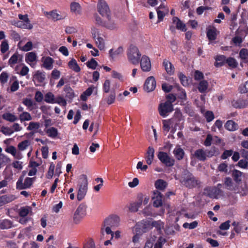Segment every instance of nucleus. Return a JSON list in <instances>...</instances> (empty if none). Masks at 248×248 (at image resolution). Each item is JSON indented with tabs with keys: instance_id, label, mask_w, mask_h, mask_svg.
<instances>
[{
	"instance_id": "f257e3e1",
	"label": "nucleus",
	"mask_w": 248,
	"mask_h": 248,
	"mask_svg": "<svg viewBox=\"0 0 248 248\" xmlns=\"http://www.w3.org/2000/svg\"><path fill=\"white\" fill-rule=\"evenodd\" d=\"M179 181L182 184L189 188L195 187L198 184V181L195 177L187 170L183 171L179 178Z\"/></svg>"
},
{
	"instance_id": "f03ea898",
	"label": "nucleus",
	"mask_w": 248,
	"mask_h": 248,
	"mask_svg": "<svg viewBox=\"0 0 248 248\" xmlns=\"http://www.w3.org/2000/svg\"><path fill=\"white\" fill-rule=\"evenodd\" d=\"M127 57L130 63L134 65H137L140 62L141 54L137 46L130 45L127 50Z\"/></svg>"
},
{
	"instance_id": "7ed1b4c3",
	"label": "nucleus",
	"mask_w": 248,
	"mask_h": 248,
	"mask_svg": "<svg viewBox=\"0 0 248 248\" xmlns=\"http://www.w3.org/2000/svg\"><path fill=\"white\" fill-rule=\"evenodd\" d=\"M153 227H158V223L156 221H153L151 223L150 221H146L143 220L140 222L137 223L135 227V231L138 234H142L146 232Z\"/></svg>"
},
{
	"instance_id": "20e7f679",
	"label": "nucleus",
	"mask_w": 248,
	"mask_h": 248,
	"mask_svg": "<svg viewBox=\"0 0 248 248\" xmlns=\"http://www.w3.org/2000/svg\"><path fill=\"white\" fill-rule=\"evenodd\" d=\"M80 185L77 194L78 201L82 200L86 195L88 189V180L86 175H82L80 178Z\"/></svg>"
},
{
	"instance_id": "39448f33",
	"label": "nucleus",
	"mask_w": 248,
	"mask_h": 248,
	"mask_svg": "<svg viewBox=\"0 0 248 248\" xmlns=\"http://www.w3.org/2000/svg\"><path fill=\"white\" fill-rule=\"evenodd\" d=\"M18 16L19 20L16 21V27L27 30H31L33 28V25L31 23L27 14H19Z\"/></svg>"
},
{
	"instance_id": "423d86ee",
	"label": "nucleus",
	"mask_w": 248,
	"mask_h": 248,
	"mask_svg": "<svg viewBox=\"0 0 248 248\" xmlns=\"http://www.w3.org/2000/svg\"><path fill=\"white\" fill-rule=\"evenodd\" d=\"M96 7L97 12L103 17L111 15L108 3L104 0H98Z\"/></svg>"
},
{
	"instance_id": "0eeeda50",
	"label": "nucleus",
	"mask_w": 248,
	"mask_h": 248,
	"mask_svg": "<svg viewBox=\"0 0 248 248\" xmlns=\"http://www.w3.org/2000/svg\"><path fill=\"white\" fill-rule=\"evenodd\" d=\"M157 157L159 160L167 167H172L174 165L175 160L170 157L166 152H159Z\"/></svg>"
},
{
	"instance_id": "6e6552de",
	"label": "nucleus",
	"mask_w": 248,
	"mask_h": 248,
	"mask_svg": "<svg viewBox=\"0 0 248 248\" xmlns=\"http://www.w3.org/2000/svg\"><path fill=\"white\" fill-rule=\"evenodd\" d=\"M222 193V190L216 186L207 187L204 189V193L211 198L217 199Z\"/></svg>"
},
{
	"instance_id": "1a4fd4ad",
	"label": "nucleus",
	"mask_w": 248,
	"mask_h": 248,
	"mask_svg": "<svg viewBox=\"0 0 248 248\" xmlns=\"http://www.w3.org/2000/svg\"><path fill=\"white\" fill-rule=\"evenodd\" d=\"M159 114L165 117L168 114L173 110V106L172 104H169L168 103H161L158 107Z\"/></svg>"
},
{
	"instance_id": "9d476101",
	"label": "nucleus",
	"mask_w": 248,
	"mask_h": 248,
	"mask_svg": "<svg viewBox=\"0 0 248 248\" xmlns=\"http://www.w3.org/2000/svg\"><path fill=\"white\" fill-rule=\"evenodd\" d=\"M156 87V81L153 76L148 77L144 84V89L147 92H152Z\"/></svg>"
},
{
	"instance_id": "9b49d317",
	"label": "nucleus",
	"mask_w": 248,
	"mask_h": 248,
	"mask_svg": "<svg viewBox=\"0 0 248 248\" xmlns=\"http://www.w3.org/2000/svg\"><path fill=\"white\" fill-rule=\"evenodd\" d=\"M140 67L142 70L144 72H149L151 70V64L149 58L146 56L143 55L140 60Z\"/></svg>"
},
{
	"instance_id": "f8f14e48",
	"label": "nucleus",
	"mask_w": 248,
	"mask_h": 248,
	"mask_svg": "<svg viewBox=\"0 0 248 248\" xmlns=\"http://www.w3.org/2000/svg\"><path fill=\"white\" fill-rule=\"evenodd\" d=\"M217 29L214 26H209L206 28V36L210 43H212L217 37Z\"/></svg>"
},
{
	"instance_id": "ddd939ff",
	"label": "nucleus",
	"mask_w": 248,
	"mask_h": 248,
	"mask_svg": "<svg viewBox=\"0 0 248 248\" xmlns=\"http://www.w3.org/2000/svg\"><path fill=\"white\" fill-rule=\"evenodd\" d=\"M111 15H109L108 16L105 17L107 20H104L103 27L112 30L117 28V25L116 22L111 18Z\"/></svg>"
},
{
	"instance_id": "4468645a",
	"label": "nucleus",
	"mask_w": 248,
	"mask_h": 248,
	"mask_svg": "<svg viewBox=\"0 0 248 248\" xmlns=\"http://www.w3.org/2000/svg\"><path fill=\"white\" fill-rule=\"evenodd\" d=\"M120 221V218H106L104 221V226L116 227L119 226Z\"/></svg>"
},
{
	"instance_id": "2eb2a0df",
	"label": "nucleus",
	"mask_w": 248,
	"mask_h": 248,
	"mask_svg": "<svg viewBox=\"0 0 248 248\" xmlns=\"http://www.w3.org/2000/svg\"><path fill=\"white\" fill-rule=\"evenodd\" d=\"M245 175L243 172L236 169H234L232 171V176L237 184H240L241 183L242 178L244 177Z\"/></svg>"
},
{
	"instance_id": "dca6fc26",
	"label": "nucleus",
	"mask_w": 248,
	"mask_h": 248,
	"mask_svg": "<svg viewBox=\"0 0 248 248\" xmlns=\"http://www.w3.org/2000/svg\"><path fill=\"white\" fill-rule=\"evenodd\" d=\"M154 149L153 147L149 146L148 148L146 156L145 157L146 162L148 165H151L153 162L154 158Z\"/></svg>"
},
{
	"instance_id": "f3484780",
	"label": "nucleus",
	"mask_w": 248,
	"mask_h": 248,
	"mask_svg": "<svg viewBox=\"0 0 248 248\" xmlns=\"http://www.w3.org/2000/svg\"><path fill=\"white\" fill-rule=\"evenodd\" d=\"M45 73L44 72H42L40 71H37L33 75V80L34 82H37L38 83H41L44 82L45 79Z\"/></svg>"
},
{
	"instance_id": "a211bd4d",
	"label": "nucleus",
	"mask_w": 248,
	"mask_h": 248,
	"mask_svg": "<svg viewBox=\"0 0 248 248\" xmlns=\"http://www.w3.org/2000/svg\"><path fill=\"white\" fill-rule=\"evenodd\" d=\"M232 106L235 108H244L248 104L247 101L243 99L233 100L232 102Z\"/></svg>"
},
{
	"instance_id": "6ab92c4d",
	"label": "nucleus",
	"mask_w": 248,
	"mask_h": 248,
	"mask_svg": "<svg viewBox=\"0 0 248 248\" xmlns=\"http://www.w3.org/2000/svg\"><path fill=\"white\" fill-rule=\"evenodd\" d=\"M226 57L223 55H217L215 58L216 62L214 65L216 67H220L226 63Z\"/></svg>"
},
{
	"instance_id": "aec40b11",
	"label": "nucleus",
	"mask_w": 248,
	"mask_h": 248,
	"mask_svg": "<svg viewBox=\"0 0 248 248\" xmlns=\"http://www.w3.org/2000/svg\"><path fill=\"white\" fill-rule=\"evenodd\" d=\"M163 64L165 70L168 74L171 75L174 74V67L170 62L167 60H164Z\"/></svg>"
},
{
	"instance_id": "412c9836",
	"label": "nucleus",
	"mask_w": 248,
	"mask_h": 248,
	"mask_svg": "<svg viewBox=\"0 0 248 248\" xmlns=\"http://www.w3.org/2000/svg\"><path fill=\"white\" fill-rule=\"evenodd\" d=\"M173 153L175 158L178 160H181L183 159L185 152L183 149H182L180 146H177L173 151Z\"/></svg>"
},
{
	"instance_id": "4be33fe9",
	"label": "nucleus",
	"mask_w": 248,
	"mask_h": 248,
	"mask_svg": "<svg viewBox=\"0 0 248 248\" xmlns=\"http://www.w3.org/2000/svg\"><path fill=\"white\" fill-rule=\"evenodd\" d=\"M63 91L65 93V97L70 101L72 100L75 97V93L72 88L69 85H65Z\"/></svg>"
},
{
	"instance_id": "5701e85b",
	"label": "nucleus",
	"mask_w": 248,
	"mask_h": 248,
	"mask_svg": "<svg viewBox=\"0 0 248 248\" xmlns=\"http://www.w3.org/2000/svg\"><path fill=\"white\" fill-rule=\"evenodd\" d=\"M124 52V49L122 46H119L115 50L111 48L109 51V55L111 60H113L120 54H122Z\"/></svg>"
},
{
	"instance_id": "b1692460",
	"label": "nucleus",
	"mask_w": 248,
	"mask_h": 248,
	"mask_svg": "<svg viewBox=\"0 0 248 248\" xmlns=\"http://www.w3.org/2000/svg\"><path fill=\"white\" fill-rule=\"evenodd\" d=\"M194 156L200 161H204L206 159V152L202 149L195 151Z\"/></svg>"
},
{
	"instance_id": "393cba45",
	"label": "nucleus",
	"mask_w": 248,
	"mask_h": 248,
	"mask_svg": "<svg viewBox=\"0 0 248 248\" xmlns=\"http://www.w3.org/2000/svg\"><path fill=\"white\" fill-rule=\"evenodd\" d=\"M224 127L229 131H233L237 129L238 125L232 120H228L225 123Z\"/></svg>"
},
{
	"instance_id": "a878e982",
	"label": "nucleus",
	"mask_w": 248,
	"mask_h": 248,
	"mask_svg": "<svg viewBox=\"0 0 248 248\" xmlns=\"http://www.w3.org/2000/svg\"><path fill=\"white\" fill-rule=\"evenodd\" d=\"M87 206L84 204H80L76 210L75 215L82 217L86 215Z\"/></svg>"
},
{
	"instance_id": "bb28decb",
	"label": "nucleus",
	"mask_w": 248,
	"mask_h": 248,
	"mask_svg": "<svg viewBox=\"0 0 248 248\" xmlns=\"http://www.w3.org/2000/svg\"><path fill=\"white\" fill-rule=\"evenodd\" d=\"M173 23H176V28L183 31H186V25L184 24L177 17H173L172 18Z\"/></svg>"
},
{
	"instance_id": "cd10ccee",
	"label": "nucleus",
	"mask_w": 248,
	"mask_h": 248,
	"mask_svg": "<svg viewBox=\"0 0 248 248\" xmlns=\"http://www.w3.org/2000/svg\"><path fill=\"white\" fill-rule=\"evenodd\" d=\"M0 131L5 135H10L16 131V123H14L11 127L2 126Z\"/></svg>"
},
{
	"instance_id": "c85d7f7f",
	"label": "nucleus",
	"mask_w": 248,
	"mask_h": 248,
	"mask_svg": "<svg viewBox=\"0 0 248 248\" xmlns=\"http://www.w3.org/2000/svg\"><path fill=\"white\" fill-rule=\"evenodd\" d=\"M224 185L225 188L229 190L234 189V186L232 179L230 177H226L224 180Z\"/></svg>"
},
{
	"instance_id": "c756f323",
	"label": "nucleus",
	"mask_w": 248,
	"mask_h": 248,
	"mask_svg": "<svg viewBox=\"0 0 248 248\" xmlns=\"http://www.w3.org/2000/svg\"><path fill=\"white\" fill-rule=\"evenodd\" d=\"M54 62V60L52 58L46 57L43 62V66L47 70H50L53 68Z\"/></svg>"
},
{
	"instance_id": "7c9ffc66",
	"label": "nucleus",
	"mask_w": 248,
	"mask_h": 248,
	"mask_svg": "<svg viewBox=\"0 0 248 248\" xmlns=\"http://www.w3.org/2000/svg\"><path fill=\"white\" fill-rule=\"evenodd\" d=\"M68 65L71 69L73 70L76 72H79L80 71V68L76 60L73 58L68 63Z\"/></svg>"
},
{
	"instance_id": "2f4dec72",
	"label": "nucleus",
	"mask_w": 248,
	"mask_h": 248,
	"mask_svg": "<svg viewBox=\"0 0 248 248\" xmlns=\"http://www.w3.org/2000/svg\"><path fill=\"white\" fill-rule=\"evenodd\" d=\"M37 60V55L34 52H28L26 54L25 61L27 63L30 64L31 62H35Z\"/></svg>"
},
{
	"instance_id": "473e14b6",
	"label": "nucleus",
	"mask_w": 248,
	"mask_h": 248,
	"mask_svg": "<svg viewBox=\"0 0 248 248\" xmlns=\"http://www.w3.org/2000/svg\"><path fill=\"white\" fill-rule=\"evenodd\" d=\"M155 186L157 190H163L167 187V184L163 180L158 179L155 181Z\"/></svg>"
},
{
	"instance_id": "72a5a7b5",
	"label": "nucleus",
	"mask_w": 248,
	"mask_h": 248,
	"mask_svg": "<svg viewBox=\"0 0 248 248\" xmlns=\"http://www.w3.org/2000/svg\"><path fill=\"white\" fill-rule=\"evenodd\" d=\"M226 63L232 69L235 68L238 66V62L236 60L232 57H229L226 60Z\"/></svg>"
},
{
	"instance_id": "f704fd0d",
	"label": "nucleus",
	"mask_w": 248,
	"mask_h": 248,
	"mask_svg": "<svg viewBox=\"0 0 248 248\" xmlns=\"http://www.w3.org/2000/svg\"><path fill=\"white\" fill-rule=\"evenodd\" d=\"M32 208L31 207L26 206L21 207L20 209V217H26L30 213H31Z\"/></svg>"
},
{
	"instance_id": "c9c22d12",
	"label": "nucleus",
	"mask_w": 248,
	"mask_h": 248,
	"mask_svg": "<svg viewBox=\"0 0 248 248\" xmlns=\"http://www.w3.org/2000/svg\"><path fill=\"white\" fill-rule=\"evenodd\" d=\"M19 119L21 123H23L24 125H26L25 121H30L32 119L31 114L28 112H23L19 115Z\"/></svg>"
},
{
	"instance_id": "e433bc0d",
	"label": "nucleus",
	"mask_w": 248,
	"mask_h": 248,
	"mask_svg": "<svg viewBox=\"0 0 248 248\" xmlns=\"http://www.w3.org/2000/svg\"><path fill=\"white\" fill-rule=\"evenodd\" d=\"M40 124L38 122H31L29 123L27 127L28 130L33 131V133L37 132V130L40 128Z\"/></svg>"
},
{
	"instance_id": "4c0bfd02",
	"label": "nucleus",
	"mask_w": 248,
	"mask_h": 248,
	"mask_svg": "<svg viewBox=\"0 0 248 248\" xmlns=\"http://www.w3.org/2000/svg\"><path fill=\"white\" fill-rule=\"evenodd\" d=\"M208 83L207 81L203 80L200 82L198 87L199 91L201 93H204L207 89Z\"/></svg>"
},
{
	"instance_id": "58836bf2",
	"label": "nucleus",
	"mask_w": 248,
	"mask_h": 248,
	"mask_svg": "<svg viewBox=\"0 0 248 248\" xmlns=\"http://www.w3.org/2000/svg\"><path fill=\"white\" fill-rule=\"evenodd\" d=\"M45 101L47 103H55V98L54 95L51 92H48L45 95Z\"/></svg>"
},
{
	"instance_id": "ea45409f",
	"label": "nucleus",
	"mask_w": 248,
	"mask_h": 248,
	"mask_svg": "<svg viewBox=\"0 0 248 248\" xmlns=\"http://www.w3.org/2000/svg\"><path fill=\"white\" fill-rule=\"evenodd\" d=\"M46 133L48 137L52 138H56L58 134L57 129L54 127L47 129L46 131Z\"/></svg>"
},
{
	"instance_id": "a19ab883",
	"label": "nucleus",
	"mask_w": 248,
	"mask_h": 248,
	"mask_svg": "<svg viewBox=\"0 0 248 248\" xmlns=\"http://www.w3.org/2000/svg\"><path fill=\"white\" fill-rule=\"evenodd\" d=\"M178 76L181 83L185 87L188 86L189 83L187 77L182 73H178Z\"/></svg>"
},
{
	"instance_id": "79ce46f5",
	"label": "nucleus",
	"mask_w": 248,
	"mask_h": 248,
	"mask_svg": "<svg viewBox=\"0 0 248 248\" xmlns=\"http://www.w3.org/2000/svg\"><path fill=\"white\" fill-rule=\"evenodd\" d=\"M70 9L72 12L75 13H79L81 9V6L78 2H72L70 4Z\"/></svg>"
},
{
	"instance_id": "37998d69",
	"label": "nucleus",
	"mask_w": 248,
	"mask_h": 248,
	"mask_svg": "<svg viewBox=\"0 0 248 248\" xmlns=\"http://www.w3.org/2000/svg\"><path fill=\"white\" fill-rule=\"evenodd\" d=\"M10 161V159L8 157L2 154H0V169L6 165Z\"/></svg>"
},
{
	"instance_id": "c03bdc74",
	"label": "nucleus",
	"mask_w": 248,
	"mask_h": 248,
	"mask_svg": "<svg viewBox=\"0 0 248 248\" xmlns=\"http://www.w3.org/2000/svg\"><path fill=\"white\" fill-rule=\"evenodd\" d=\"M218 149L215 146L212 147L210 150H207L205 151L206 156L208 157H211L217 155L218 154Z\"/></svg>"
},
{
	"instance_id": "a18cd8bd",
	"label": "nucleus",
	"mask_w": 248,
	"mask_h": 248,
	"mask_svg": "<svg viewBox=\"0 0 248 248\" xmlns=\"http://www.w3.org/2000/svg\"><path fill=\"white\" fill-rule=\"evenodd\" d=\"M3 119L11 122H14L16 121V116L10 113H5L2 115Z\"/></svg>"
},
{
	"instance_id": "49530a36",
	"label": "nucleus",
	"mask_w": 248,
	"mask_h": 248,
	"mask_svg": "<svg viewBox=\"0 0 248 248\" xmlns=\"http://www.w3.org/2000/svg\"><path fill=\"white\" fill-rule=\"evenodd\" d=\"M33 178L27 177L25 179L21 189L30 188L33 183Z\"/></svg>"
},
{
	"instance_id": "de8ad7c7",
	"label": "nucleus",
	"mask_w": 248,
	"mask_h": 248,
	"mask_svg": "<svg viewBox=\"0 0 248 248\" xmlns=\"http://www.w3.org/2000/svg\"><path fill=\"white\" fill-rule=\"evenodd\" d=\"M239 57L244 62H246L248 57V49L246 48L241 49L239 52Z\"/></svg>"
},
{
	"instance_id": "09e8293b",
	"label": "nucleus",
	"mask_w": 248,
	"mask_h": 248,
	"mask_svg": "<svg viewBox=\"0 0 248 248\" xmlns=\"http://www.w3.org/2000/svg\"><path fill=\"white\" fill-rule=\"evenodd\" d=\"M12 226V222L7 219H5L0 223V228L1 229H7L11 228Z\"/></svg>"
},
{
	"instance_id": "8fccbe9b",
	"label": "nucleus",
	"mask_w": 248,
	"mask_h": 248,
	"mask_svg": "<svg viewBox=\"0 0 248 248\" xmlns=\"http://www.w3.org/2000/svg\"><path fill=\"white\" fill-rule=\"evenodd\" d=\"M47 14L50 16L54 20H58L62 19V16L57 13L56 10H53L49 13H46Z\"/></svg>"
},
{
	"instance_id": "3c124183",
	"label": "nucleus",
	"mask_w": 248,
	"mask_h": 248,
	"mask_svg": "<svg viewBox=\"0 0 248 248\" xmlns=\"http://www.w3.org/2000/svg\"><path fill=\"white\" fill-rule=\"evenodd\" d=\"M55 103L59 104L62 107H65L67 105L66 100L61 96L56 97L55 101Z\"/></svg>"
},
{
	"instance_id": "603ef678",
	"label": "nucleus",
	"mask_w": 248,
	"mask_h": 248,
	"mask_svg": "<svg viewBox=\"0 0 248 248\" xmlns=\"http://www.w3.org/2000/svg\"><path fill=\"white\" fill-rule=\"evenodd\" d=\"M198 225V222L197 221H194L190 223L186 222L183 224V226L186 229H193L195 228Z\"/></svg>"
},
{
	"instance_id": "864d4df0",
	"label": "nucleus",
	"mask_w": 248,
	"mask_h": 248,
	"mask_svg": "<svg viewBox=\"0 0 248 248\" xmlns=\"http://www.w3.org/2000/svg\"><path fill=\"white\" fill-rule=\"evenodd\" d=\"M96 43L98 47L100 50H103L105 48V43L103 38L101 37H98Z\"/></svg>"
},
{
	"instance_id": "5fc2aeb1",
	"label": "nucleus",
	"mask_w": 248,
	"mask_h": 248,
	"mask_svg": "<svg viewBox=\"0 0 248 248\" xmlns=\"http://www.w3.org/2000/svg\"><path fill=\"white\" fill-rule=\"evenodd\" d=\"M97 65V62L93 58L91 59L90 61L87 62V67L92 69H96Z\"/></svg>"
},
{
	"instance_id": "6e6d98bb",
	"label": "nucleus",
	"mask_w": 248,
	"mask_h": 248,
	"mask_svg": "<svg viewBox=\"0 0 248 248\" xmlns=\"http://www.w3.org/2000/svg\"><path fill=\"white\" fill-rule=\"evenodd\" d=\"M3 202H4V204L7 203L14 200L15 197L14 195H5L1 196Z\"/></svg>"
},
{
	"instance_id": "4d7b16f0",
	"label": "nucleus",
	"mask_w": 248,
	"mask_h": 248,
	"mask_svg": "<svg viewBox=\"0 0 248 248\" xmlns=\"http://www.w3.org/2000/svg\"><path fill=\"white\" fill-rule=\"evenodd\" d=\"M179 93H178V98L182 101H186V93L185 90L183 89L179 90Z\"/></svg>"
},
{
	"instance_id": "13d9d810",
	"label": "nucleus",
	"mask_w": 248,
	"mask_h": 248,
	"mask_svg": "<svg viewBox=\"0 0 248 248\" xmlns=\"http://www.w3.org/2000/svg\"><path fill=\"white\" fill-rule=\"evenodd\" d=\"M207 122H211L215 118L213 112L211 111H207L204 115Z\"/></svg>"
},
{
	"instance_id": "bf43d9fd",
	"label": "nucleus",
	"mask_w": 248,
	"mask_h": 248,
	"mask_svg": "<svg viewBox=\"0 0 248 248\" xmlns=\"http://www.w3.org/2000/svg\"><path fill=\"white\" fill-rule=\"evenodd\" d=\"M55 169V165L51 163L49 166L48 171L47 172V178L50 179L52 178L53 174H54V170Z\"/></svg>"
},
{
	"instance_id": "052dcab7",
	"label": "nucleus",
	"mask_w": 248,
	"mask_h": 248,
	"mask_svg": "<svg viewBox=\"0 0 248 248\" xmlns=\"http://www.w3.org/2000/svg\"><path fill=\"white\" fill-rule=\"evenodd\" d=\"M237 166L242 169H247L248 168V162L246 159L240 160Z\"/></svg>"
},
{
	"instance_id": "680f3d73",
	"label": "nucleus",
	"mask_w": 248,
	"mask_h": 248,
	"mask_svg": "<svg viewBox=\"0 0 248 248\" xmlns=\"http://www.w3.org/2000/svg\"><path fill=\"white\" fill-rule=\"evenodd\" d=\"M167 100L166 103H168L169 104H172V103L175 102L176 99V96L172 93L169 94L166 96Z\"/></svg>"
},
{
	"instance_id": "e2e57ef3",
	"label": "nucleus",
	"mask_w": 248,
	"mask_h": 248,
	"mask_svg": "<svg viewBox=\"0 0 248 248\" xmlns=\"http://www.w3.org/2000/svg\"><path fill=\"white\" fill-rule=\"evenodd\" d=\"M165 242V239H163L161 237H160L157 242L155 244L154 248H162V246Z\"/></svg>"
},
{
	"instance_id": "0e129e2a",
	"label": "nucleus",
	"mask_w": 248,
	"mask_h": 248,
	"mask_svg": "<svg viewBox=\"0 0 248 248\" xmlns=\"http://www.w3.org/2000/svg\"><path fill=\"white\" fill-rule=\"evenodd\" d=\"M94 18L95 21V23L103 27L104 21L97 15V14H95L94 15Z\"/></svg>"
},
{
	"instance_id": "69168bd1",
	"label": "nucleus",
	"mask_w": 248,
	"mask_h": 248,
	"mask_svg": "<svg viewBox=\"0 0 248 248\" xmlns=\"http://www.w3.org/2000/svg\"><path fill=\"white\" fill-rule=\"evenodd\" d=\"M9 49V46L7 42L4 40L2 42L1 44L0 51L2 53H5Z\"/></svg>"
},
{
	"instance_id": "338daca9",
	"label": "nucleus",
	"mask_w": 248,
	"mask_h": 248,
	"mask_svg": "<svg viewBox=\"0 0 248 248\" xmlns=\"http://www.w3.org/2000/svg\"><path fill=\"white\" fill-rule=\"evenodd\" d=\"M233 154V151L232 150H226L224 151L221 156V158L222 159H226L228 157L231 156Z\"/></svg>"
},
{
	"instance_id": "774afa93",
	"label": "nucleus",
	"mask_w": 248,
	"mask_h": 248,
	"mask_svg": "<svg viewBox=\"0 0 248 248\" xmlns=\"http://www.w3.org/2000/svg\"><path fill=\"white\" fill-rule=\"evenodd\" d=\"M83 248H95L93 240L92 239H89L84 245Z\"/></svg>"
}]
</instances>
